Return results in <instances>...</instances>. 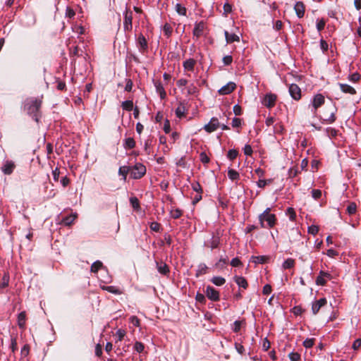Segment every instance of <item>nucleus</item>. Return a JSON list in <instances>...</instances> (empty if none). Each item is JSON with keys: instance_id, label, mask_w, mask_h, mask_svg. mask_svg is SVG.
Listing matches in <instances>:
<instances>
[{"instance_id": "nucleus-13", "label": "nucleus", "mask_w": 361, "mask_h": 361, "mask_svg": "<svg viewBox=\"0 0 361 361\" xmlns=\"http://www.w3.org/2000/svg\"><path fill=\"white\" fill-rule=\"evenodd\" d=\"M205 27V23L203 21L196 23L193 30V35L197 38H199L203 35Z\"/></svg>"}, {"instance_id": "nucleus-32", "label": "nucleus", "mask_w": 361, "mask_h": 361, "mask_svg": "<svg viewBox=\"0 0 361 361\" xmlns=\"http://www.w3.org/2000/svg\"><path fill=\"white\" fill-rule=\"evenodd\" d=\"M121 106L126 111H132L133 109V102L132 100L124 101L122 102Z\"/></svg>"}, {"instance_id": "nucleus-14", "label": "nucleus", "mask_w": 361, "mask_h": 361, "mask_svg": "<svg viewBox=\"0 0 361 361\" xmlns=\"http://www.w3.org/2000/svg\"><path fill=\"white\" fill-rule=\"evenodd\" d=\"M154 86L156 88V91L159 94L160 98L161 99H165L166 97V93L164 87L163 85L161 84V81L155 80V81H154Z\"/></svg>"}, {"instance_id": "nucleus-55", "label": "nucleus", "mask_w": 361, "mask_h": 361, "mask_svg": "<svg viewBox=\"0 0 361 361\" xmlns=\"http://www.w3.org/2000/svg\"><path fill=\"white\" fill-rule=\"evenodd\" d=\"M299 173L298 169L297 167H292L288 170V176L289 178L295 177Z\"/></svg>"}, {"instance_id": "nucleus-60", "label": "nucleus", "mask_w": 361, "mask_h": 361, "mask_svg": "<svg viewBox=\"0 0 361 361\" xmlns=\"http://www.w3.org/2000/svg\"><path fill=\"white\" fill-rule=\"evenodd\" d=\"M200 161L203 164H208L209 162V158L205 152H201L200 154Z\"/></svg>"}, {"instance_id": "nucleus-53", "label": "nucleus", "mask_w": 361, "mask_h": 361, "mask_svg": "<svg viewBox=\"0 0 361 361\" xmlns=\"http://www.w3.org/2000/svg\"><path fill=\"white\" fill-rule=\"evenodd\" d=\"M29 351H30L29 345L27 344L24 345L20 350L21 357H25L29 354Z\"/></svg>"}, {"instance_id": "nucleus-3", "label": "nucleus", "mask_w": 361, "mask_h": 361, "mask_svg": "<svg viewBox=\"0 0 361 361\" xmlns=\"http://www.w3.org/2000/svg\"><path fill=\"white\" fill-rule=\"evenodd\" d=\"M146 173V167L137 163L135 166L130 167V176L133 179H140Z\"/></svg>"}, {"instance_id": "nucleus-64", "label": "nucleus", "mask_w": 361, "mask_h": 361, "mask_svg": "<svg viewBox=\"0 0 361 361\" xmlns=\"http://www.w3.org/2000/svg\"><path fill=\"white\" fill-rule=\"evenodd\" d=\"M242 124V120L240 118H233V120H232V126L233 128H238V127H240Z\"/></svg>"}, {"instance_id": "nucleus-27", "label": "nucleus", "mask_w": 361, "mask_h": 361, "mask_svg": "<svg viewBox=\"0 0 361 361\" xmlns=\"http://www.w3.org/2000/svg\"><path fill=\"white\" fill-rule=\"evenodd\" d=\"M186 111V108L185 105L182 103H180L177 109H176V115L178 118H182Z\"/></svg>"}, {"instance_id": "nucleus-35", "label": "nucleus", "mask_w": 361, "mask_h": 361, "mask_svg": "<svg viewBox=\"0 0 361 361\" xmlns=\"http://www.w3.org/2000/svg\"><path fill=\"white\" fill-rule=\"evenodd\" d=\"M333 107L330 106V116L329 117L324 118V121L327 123H333L336 121L335 111L333 110Z\"/></svg>"}, {"instance_id": "nucleus-22", "label": "nucleus", "mask_w": 361, "mask_h": 361, "mask_svg": "<svg viewBox=\"0 0 361 361\" xmlns=\"http://www.w3.org/2000/svg\"><path fill=\"white\" fill-rule=\"evenodd\" d=\"M235 282L241 288L246 289L248 286L247 280L243 276H235L234 277Z\"/></svg>"}, {"instance_id": "nucleus-58", "label": "nucleus", "mask_w": 361, "mask_h": 361, "mask_svg": "<svg viewBox=\"0 0 361 361\" xmlns=\"http://www.w3.org/2000/svg\"><path fill=\"white\" fill-rule=\"evenodd\" d=\"M223 8H224V14L226 16L232 11V6L228 2H226L224 4Z\"/></svg>"}, {"instance_id": "nucleus-10", "label": "nucleus", "mask_w": 361, "mask_h": 361, "mask_svg": "<svg viewBox=\"0 0 361 361\" xmlns=\"http://www.w3.org/2000/svg\"><path fill=\"white\" fill-rule=\"evenodd\" d=\"M289 93L291 97L295 100H299L301 98V90L296 84H291L289 86Z\"/></svg>"}, {"instance_id": "nucleus-38", "label": "nucleus", "mask_w": 361, "mask_h": 361, "mask_svg": "<svg viewBox=\"0 0 361 361\" xmlns=\"http://www.w3.org/2000/svg\"><path fill=\"white\" fill-rule=\"evenodd\" d=\"M357 205L355 202H350L347 207V212L348 214L352 215L356 212Z\"/></svg>"}, {"instance_id": "nucleus-16", "label": "nucleus", "mask_w": 361, "mask_h": 361, "mask_svg": "<svg viewBox=\"0 0 361 361\" xmlns=\"http://www.w3.org/2000/svg\"><path fill=\"white\" fill-rule=\"evenodd\" d=\"M294 9L296 15L299 18H301L305 15V5L302 1H298L295 4Z\"/></svg>"}, {"instance_id": "nucleus-59", "label": "nucleus", "mask_w": 361, "mask_h": 361, "mask_svg": "<svg viewBox=\"0 0 361 361\" xmlns=\"http://www.w3.org/2000/svg\"><path fill=\"white\" fill-rule=\"evenodd\" d=\"M308 233H311L312 235H316L319 232V227L317 226H315V225H312L308 227Z\"/></svg>"}, {"instance_id": "nucleus-51", "label": "nucleus", "mask_w": 361, "mask_h": 361, "mask_svg": "<svg viewBox=\"0 0 361 361\" xmlns=\"http://www.w3.org/2000/svg\"><path fill=\"white\" fill-rule=\"evenodd\" d=\"M288 357L291 361H299L300 360V355L298 353L292 352L289 353Z\"/></svg>"}, {"instance_id": "nucleus-41", "label": "nucleus", "mask_w": 361, "mask_h": 361, "mask_svg": "<svg viewBox=\"0 0 361 361\" xmlns=\"http://www.w3.org/2000/svg\"><path fill=\"white\" fill-rule=\"evenodd\" d=\"M326 133L328 137H335L337 135L338 131L335 128H326Z\"/></svg>"}, {"instance_id": "nucleus-31", "label": "nucleus", "mask_w": 361, "mask_h": 361, "mask_svg": "<svg viewBox=\"0 0 361 361\" xmlns=\"http://www.w3.org/2000/svg\"><path fill=\"white\" fill-rule=\"evenodd\" d=\"M228 176L231 180H237L240 178L238 172L233 169H229L228 170Z\"/></svg>"}, {"instance_id": "nucleus-6", "label": "nucleus", "mask_w": 361, "mask_h": 361, "mask_svg": "<svg viewBox=\"0 0 361 361\" xmlns=\"http://www.w3.org/2000/svg\"><path fill=\"white\" fill-rule=\"evenodd\" d=\"M276 98L277 97L276 94L273 93H267L262 99V104L264 106L271 109L275 106Z\"/></svg>"}, {"instance_id": "nucleus-11", "label": "nucleus", "mask_w": 361, "mask_h": 361, "mask_svg": "<svg viewBox=\"0 0 361 361\" xmlns=\"http://www.w3.org/2000/svg\"><path fill=\"white\" fill-rule=\"evenodd\" d=\"M236 87V85L233 82H229L219 90V93L221 95L228 94L232 92Z\"/></svg>"}, {"instance_id": "nucleus-39", "label": "nucleus", "mask_w": 361, "mask_h": 361, "mask_svg": "<svg viewBox=\"0 0 361 361\" xmlns=\"http://www.w3.org/2000/svg\"><path fill=\"white\" fill-rule=\"evenodd\" d=\"M176 12L181 15V16H185L186 15V8L185 6H182L180 4H176Z\"/></svg>"}, {"instance_id": "nucleus-12", "label": "nucleus", "mask_w": 361, "mask_h": 361, "mask_svg": "<svg viewBox=\"0 0 361 361\" xmlns=\"http://www.w3.org/2000/svg\"><path fill=\"white\" fill-rule=\"evenodd\" d=\"M327 300L325 298H320L319 300L315 301L312 305V312L313 314H317L320 308L326 305Z\"/></svg>"}, {"instance_id": "nucleus-18", "label": "nucleus", "mask_w": 361, "mask_h": 361, "mask_svg": "<svg viewBox=\"0 0 361 361\" xmlns=\"http://www.w3.org/2000/svg\"><path fill=\"white\" fill-rule=\"evenodd\" d=\"M224 35L228 44L233 43L234 42H239L240 37L238 35L234 33H229L228 31H224Z\"/></svg>"}, {"instance_id": "nucleus-4", "label": "nucleus", "mask_w": 361, "mask_h": 361, "mask_svg": "<svg viewBox=\"0 0 361 361\" xmlns=\"http://www.w3.org/2000/svg\"><path fill=\"white\" fill-rule=\"evenodd\" d=\"M325 101L324 97L322 94H316L311 102V104L309 106V108L311 109V112L316 116L318 108H319L322 104H324Z\"/></svg>"}, {"instance_id": "nucleus-26", "label": "nucleus", "mask_w": 361, "mask_h": 361, "mask_svg": "<svg viewBox=\"0 0 361 361\" xmlns=\"http://www.w3.org/2000/svg\"><path fill=\"white\" fill-rule=\"evenodd\" d=\"M128 173H130V166H121L118 169V174L123 176V180H126V177Z\"/></svg>"}, {"instance_id": "nucleus-33", "label": "nucleus", "mask_w": 361, "mask_h": 361, "mask_svg": "<svg viewBox=\"0 0 361 361\" xmlns=\"http://www.w3.org/2000/svg\"><path fill=\"white\" fill-rule=\"evenodd\" d=\"M295 265V260L292 258H288L285 260L282 264V267L284 269H291Z\"/></svg>"}, {"instance_id": "nucleus-43", "label": "nucleus", "mask_w": 361, "mask_h": 361, "mask_svg": "<svg viewBox=\"0 0 361 361\" xmlns=\"http://www.w3.org/2000/svg\"><path fill=\"white\" fill-rule=\"evenodd\" d=\"M10 348H11V349L13 353H14L18 349L17 340H16V336H11V345H10Z\"/></svg>"}, {"instance_id": "nucleus-36", "label": "nucleus", "mask_w": 361, "mask_h": 361, "mask_svg": "<svg viewBox=\"0 0 361 361\" xmlns=\"http://www.w3.org/2000/svg\"><path fill=\"white\" fill-rule=\"evenodd\" d=\"M135 146V142L133 138L128 137L125 140L124 147L126 149H133Z\"/></svg>"}, {"instance_id": "nucleus-49", "label": "nucleus", "mask_w": 361, "mask_h": 361, "mask_svg": "<svg viewBox=\"0 0 361 361\" xmlns=\"http://www.w3.org/2000/svg\"><path fill=\"white\" fill-rule=\"evenodd\" d=\"M125 335H126V332L124 330H123V329L117 330V331L116 333V336L117 338L116 343H117L118 341H121L123 340V338H124Z\"/></svg>"}, {"instance_id": "nucleus-47", "label": "nucleus", "mask_w": 361, "mask_h": 361, "mask_svg": "<svg viewBox=\"0 0 361 361\" xmlns=\"http://www.w3.org/2000/svg\"><path fill=\"white\" fill-rule=\"evenodd\" d=\"M182 215V211L179 209H175L171 211V216L173 219H178Z\"/></svg>"}, {"instance_id": "nucleus-61", "label": "nucleus", "mask_w": 361, "mask_h": 361, "mask_svg": "<svg viewBox=\"0 0 361 361\" xmlns=\"http://www.w3.org/2000/svg\"><path fill=\"white\" fill-rule=\"evenodd\" d=\"M149 227L153 231L159 232L161 228V225L160 224L154 221L151 223Z\"/></svg>"}, {"instance_id": "nucleus-50", "label": "nucleus", "mask_w": 361, "mask_h": 361, "mask_svg": "<svg viewBox=\"0 0 361 361\" xmlns=\"http://www.w3.org/2000/svg\"><path fill=\"white\" fill-rule=\"evenodd\" d=\"M9 278L7 275H4L0 281V288H4L8 285Z\"/></svg>"}, {"instance_id": "nucleus-30", "label": "nucleus", "mask_w": 361, "mask_h": 361, "mask_svg": "<svg viewBox=\"0 0 361 361\" xmlns=\"http://www.w3.org/2000/svg\"><path fill=\"white\" fill-rule=\"evenodd\" d=\"M211 281L212 283H214L216 286H223L225 282L226 279L221 276H214L211 279Z\"/></svg>"}, {"instance_id": "nucleus-37", "label": "nucleus", "mask_w": 361, "mask_h": 361, "mask_svg": "<svg viewBox=\"0 0 361 361\" xmlns=\"http://www.w3.org/2000/svg\"><path fill=\"white\" fill-rule=\"evenodd\" d=\"M102 268H103L102 262L97 260L92 264L90 270L93 273H97L98 271V270Z\"/></svg>"}, {"instance_id": "nucleus-34", "label": "nucleus", "mask_w": 361, "mask_h": 361, "mask_svg": "<svg viewBox=\"0 0 361 361\" xmlns=\"http://www.w3.org/2000/svg\"><path fill=\"white\" fill-rule=\"evenodd\" d=\"M103 289L116 295H120L122 293L121 290L119 288L113 286H104L103 287Z\"/></svg>"}, {"instance_id": "nucleus-46", "label": "nucleus", "mask_w": 361, "mask_h": 361, "mask_svg": "<svg viewBox=\"0 0 361 361\" xmlns=\"http://www.w3.org/2000/svg\"><path fill=\"white\" fill-rule=\"evenodd\" d=\"M197 92V88L193 83L190 84L187 88V94L188 95L195 94Z\"/></svg>"}, {"instance_id": "nucleus-45", "label": "nucleus", "mask_w": 361, "mask_h": 361, "mask_svg": "<svg viewBox=\"0 0 361 361\" xmlns=\"http://www.w3.org/2000/svg\"><path fill=\"white\" fill-rule=\"evenodd\" d=\"M286 214L288 215L290 221H294L296 217L295 212L292 207H288L286 210Z\"/></svg>"}, {"instance_id": "nucleus-2", "label": "nucleus", "mask_w": 361, "mask_h": 361, "mask_svg": "<svg viewBox=\"0 0 361 361\" xmlns=\"http://www.w3.org/2000/svg\"><path fill=\"white\" fill-rule=\"evenodd\" d=\"M270 211V208H267L259 215V221L262 228H272L276 224V217L275 214H271Z\"/></svg>"}, {"instance_id": "nucleus-7", "label": "nucleus", "mask_w": 361, "mask_h": 361, "mask_svg": "<svg viewBox=\"0 0 361 361\" xmlns=\"http://www.w3.org/2000/svg\"><path fill=\"white\" fill-rule=\"evenodd\" d=\"M137 47L140 53L145 54L147 52L148 44L146 38L142 34H140L137 39Z\"/></svg>"}, {"instance_id": "nucleus-20", "label": "nucleus", "mask_w": 361, "mask_h": 361, "mask_svg": "<svg viewBox=\"0 0 361 361\" xmlns=\"http://www.w3.org/2000/svg\"><path fill=\"white\" fill-rule=\"evenodd\" d=\"M270 257L267 255H260V256H252L251 260L252 262L255 264H265L267 263L269 260Z\"/></svg>"}, {"instance_id": "nucleus-52", "label": "nucleus", "mask_w": 361, "mask_h": 361, "mask_svg": "<svg viewBox=\"0 0 361 361\" xmlns=\"http://www.w3.org/2000/svg\"><path fill=\"white\" fill-rule=\"evenodd\" d=\"M326 22L324 19L317 20V29L319 32L324 30L325 27Z\"/></svg>"}, {"instance_id": "nucleus-23", "label": "nucleus", "mask_w": 361, "mask_h": 361, "mask_svg": "<svg viewBox=\"0 0 361 361\" xmlns=\"http://www.w3.org/2000/svg\"><path fill=\"white\" fill-rule=\"evenodd\" d=\"M339 86L341 91L344 93H348L350 94H355L356 93L355 90L349 85L340 83Z\"/></svg>"}, {"instance_id": "nucleus-42", "label": "nucleus", "mask_w": 361, "mask_h": 361, "mask_svg": "<svg viewBox=\"0 0 361 361\" xmlns=\"http://www.w3.org/2000/svg\"><path fill=\"white\" fill-rule=\"evenodd\" d=\"M133 348L137 353H142V352H143V350L145 349V345H144V344L142 343L139 342V341H136L135 343Z\"/></svg>"}, {"instance_id": "nucleus-57", "label": "nucleus", "mask_w": 361, "mask_h": 361, "mask_svg": "<svg viewBox=\"0 0 361 361\" xmlns=\"http://www.w3.org/2000/svg\"><path fill=\"white\" fill-rule=\"evenodd\" d=\"M163 30H164V34L168 37L170 36L172 32V28H171V25L168 23H166L164 25Z\"/></svg>"}, {"instance_id": "nucleus-29", "label": "nucleus", "mask_w": 361, "mask_h": 361, "mask_svg": "<svg viewBox=\"0 0 361 361\" xmlns=\"http://www.w3.org/2000/svg\"><path fill=\"white\" fill-rule=\"evenodd\" d=\"M26 314L25 312H21L18 316V324L20 328H23L25 324Z\"/></svg>"}, {"instance_id": "nucleus-25", "label": "nucleus", "mask_w": 361, "mask_h": 361, "mask_svg": "<svg viewBox=\"0 0 361 361\" xmlns=\"http://www.w3.org/2000/svg\"><path fill=\"white\" fill-rule=\"evenodd\" d=\"M207 269H208V267L204 263H200L197 267L195 276L199 277L202 275L207 274Z\"/></svg>"}, {"instance_id": "nucleus-44", "label": "nucleus", "mask_w": 361, "mask_h": 361, "mask_svg": "<svg viewBox=\"0 0 361 361\" xmlns=\"http://www.w3.org/2000/svg\"><path fill=\"white\" fill-rule=\"evenodd\" d=\"M314 341H315V338H306L303 341L304 347H305L306 348H312L314 343Z\"/></svg>"}, {"instance_id": "nucleus-54", "label": "nucleus", "mask_w": 361, "mask_h": 361, "mask_svg": "<svg viewBox=\"0 0 361 361\" xmlns=\"http://www.w3.org/2000/svg\"><path fill=\"white\" fill-rule=\"evenodd\" d=\"M192 188L197 193H202V188L198 182L192 183Z\"/></svg>"}, {"instance_id": "nucleus-17", "label": "nucleus", "mask_w": 361, "mask_h": 361, "mask_svg": "<svg viewBox=\"0 0 361 361\" xmlns=\"http://www.w3.org/2000/svg\"><path fill=\"white\" fill-rule=\"evenodd\" d=\"M324 277L330 278V274L329 273L321 271L319 272V275L316 279L317 285L324 286L326 283V280Z\"/></svg>"}, {"instance_id": "nucleus-24", "label": "nucleus", "mask_w": 361, "mask_h": 361, "mask_svg": "<svg viewBox=\"0 0 361 361\" xmlns=\"http://www.w3.org/2000/svg\"><path fill=\"white\" fill-rule=\"evenodd\" d=\"M157 263V268L158 269V271L164 275H166L169 272V267L166 265V263L164 262H156Z\"/></svg>"}, {"instance_id": "nucleus-62", "label": "nucleus", "mask_w": 361, "mask_h": 361, "mask_svg": "<svg viewBox=\"0 0 361 361\" xmlns=\"http://www.w3.org/2000/svg\"><path fill=\"white\" fill-rule=\"evenodd\" d=\"M232 62H233V57L231 55L225 56L223 58V63L225 66H229L232 63Z\"/></svg>"}, {"instance_id": "nucleus-56", "label": "nucleus", "mask_w": 361, "mask_h": 361, "mask_svg": "<svg viewBox=\"0 0 361 361\" xmlns=\"http://www.w3.org/2000/svg\"><path fill=\"white\" fill-rule=\"evenodd\" d=\"M283 130V126L281 123H277L274 125V133H282Z\"/></svg>"}, {"instance_id": "nucleus-28", "label": "nucleus", "mask_w": 361, "mask_h": 361, "mask_svg": "<svg viewBox=\"0 0 361 361\" xmlns=\"http://www.w3.org/2000/svg\"><path fill=\"white\" fill-rule=\"evenodd\" d=\"M220 243V239L218 236H212L210 241L209 242V246L212 250L217 248Z\"/></svg>"}, {"instance_id": "nucleus-8", "label": "nucleus", "mask_w": 361, "mask_h": 361, "mask_svg": "<svg viewBox=\"0 0 361 361\" xmlns=\"http://www.w3.org/2000/svg\"><path fill=\"white\" fill-rule=\"evenodd\" d=\"M205 293L207 297L212 301H218L220 299L219 291L211 286H207Z\"/></svg>"}, {"instance_id": "nucleus-5", "label": "nucleus", "mask_w": 361, "mask_h": 361, "mask_svg": "<svg viewBox=\"0 0 361 361\" xmlns=\"http://www.w3.org/2000/svg\"><path fill=\"white\" fill-rule=\"evenodd\" d=\"M123 30L130 32L133 29V13L126 10L123 13Z\"/></svg>"}, {"instance_id": "nucleus-9", "label": "nucleus", "mask_w": 361, "mask_h": 361, "mask_svg": "<svg viewBox=\"0 0 361 361\" xmlns=\"http://www.w3.org/2000/svg\"><path fill=\"white\" fill-rule=\"evenodd\" d=\"M220 126V123L217 118L213 117L211 118L209 123L206 124L204 126V129L207 133H212L217 130V128Z\"/></svg>"}, {"instance_id": "nucleus-48", "label": "nucleus", "mask_w": 361, "mask_h": 361, "mask_svg": "<svg viewBox=\"0 0 361 361\" xmlns=\"http://www.w3.org/2000/svg\"><path fill=\"white\" fill-rule=\"evenodd\" d=\"M238 154V152L237 150L235 149H229L228 152V154H227V157L230 159V160H233L235 159L237 156Z\"/></svg>"}, {"instance_id": "nucleus-63", "label": "nucleus", "mask_w": 361, "mask_h": 361, "mask_svg": "<svg viewBox=\"0 0 361 361\" xmlns=\"http://www.w3.org/2000/svg\"><path fill=\"white\" fill-rule=\"evenodd\" d=\"M312 196L314 200H318L322 196V191L320 190L314 189L312 191Z\"/></svg>"}, {"instance_id": "nucleus-15", "label": "nucleus", "mask_w": 361, "mask_h": 361, "mask_svg": "<svg viewBox=\"0 0 361 361\" xmlns=\"http://www.w3.org/2000/svg\"><path fill=\"white\" fill-rule=\"evenodd\" d=\"M14 168V164L12 161H7L1 166V170L4 174L10 175L12 173Z\"/></svg>"}, {"instance_id": "nucleus-40", "label": "nucleus", "mask_w": 361, "mask_h": 361, "mask_svg": "<svg viewBox=\"0 0 361 361\" xmlns=\"http://www.w3.org/2000/svg\"><path fill=\"white\" fill-rule=\"evenodd\" d=\"M130 203L133 209L137 210L140 209V202L136 197H132L130 198Z\"/></svg>"}, {"instance_id": "nucleus-1", "label": "nucleus", "mask_w": 361, "mask_h": 361, "mask_svg": "<svg viewBox=\"0 0 361 361\" xmlns=\"http://www.w3.org/2000/svg\"><path fill=\"white\" fill-rule=\"evenodd\" d=\"M42 100L36 97L27 98L24 102V111H25L32 118L39 121V111L41 107Z\"/></svg>"}, {"instance_id": "nucleus-21", "label": "nucleus", "mask_w": 361, "mask_h": 361, "mask_svg": "<svg viewBox=\"0 0 361 361\" xmlns=\"http://www.w3.org/2000/svg\"><path fill=\"white\" fill-rule=\"evenodd\" d=\"M76 218V214H73L69 216H64L61 219V224L65 226H71Z\"/></svg>"}, {"instance_id": "nucleus-19", "label": "nucleus", "mask_w": 361, "mask_h": 361, "mask_svg": "<svg viewBox=\"0 0 361 361\" xmlns=\"http://www.w3.org/2000/svg\"><path fill=\"white\" fill-rule=\"evenodd\" d=\"M196 64V61L193 59H189L186 61H183V66L185 71H193L195 66Z\"/></svg>"}]
</instances>
